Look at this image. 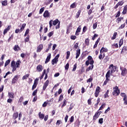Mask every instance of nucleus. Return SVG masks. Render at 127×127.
Returning a JSON list of instances; mask_svg holds the SVG:
<instances>
[{"label":"nucleus","instance_id":"nucleus-1","mask_svg":"<svg viewBox=\"0 0 127 127\" xmlns=\"http://www.w3.org/2000/svg\"><path fill=\"white\" fill-rule=\"evenodd\" d=\"M109 69H110L111 70H108L106 75V78L107 80H110L109 78H110L111 76H114V73L116 72L117 67L114 66V64H112L109 66Z\"/></svg>","mask_w":127,"mask_h":127},{"label":"nucleus","instance_id":"nucleus-2","mask_svg":"<svg viewBox=\"0 0 127 127\" xmlns=\"http://www.w3.org/2000/svg\"><path fill=\"white\" fill-rule=\"evenodd\" d=\"M120 93L121 91H120V89H119V87L118 86H115V87L113 88V96H119Z\"/></svg>","mask_w":127,"mask_h":127},{"label":"nucleus","instance_id":"nucleus-3","mask_svg":"<svg viewBox=\"0 0 127 127\" xmlns=\"http://www.w3.org/2000/svg\"><path fill=\"white\" fill-rule=\"evenodd\" d=\"M120 70L122 71L121 75H122V76H126V75H127V68H126L124 67H121Z\"/></svg>","mask_w":127,"mask_h":127},{"label":"nucleus","instance_id":"nucleus-4","mask_svg":"<svg viewBox=\"0 0 127 127\" xmlns=\"http://www.w3.org/2000/svg\"><path fill=\"white\" fill-rule=\"evenodd\" d=\"M59 54L55 57V58L52 61V65H54V64H57L58 62V58H59Z\"/></svg>","mask_w":127,"mask_h":127},{"label":"nucleus","instance_id":"nucleus-5","mask_svg":"<svg viewBox=\"0 0 127 127\" xmlns=\"http://www.w3.org/2000/svg\"><path fill=\"white\" fill-rule=\"evenodd\" d=\"M121 96L122 97H124L123 100L124 101V104H125V105H127V95H126V93H121Z\"/></svg>","mask_w":127,"mask_h":127},{"label":"nucleus","instance_id":"nucleus-6","mask_svg":"<svg viewBox=\"0 0 127 127\" xmlns=\"http://www.w3.org/2000/svg\"><path fill=\"white\" fill-rule=\"evenodd\" d=\"M11 67L12 68V71L14 72L16 70V65L14 61H12L11 63Z\"/></svg>","mask_w":127,"mask_h":127},{"label":"nucleus","instance_id":"nucleus-7","mask_svg":"<svg viewBox=\"0 0 127 127\" xmlns=\"http://www.w3.org/2000/svg\"><path fill=\"white\" fill-rule=\"evenodd\" d=\"M100 90H101V88L99 86H97L96 89V91L95 92V96L97 98L99 94H100Z\"/></svg>","mask_w":127,"mask_h":127},{"label":"nucleus","instance_id":"nucleus-8","mask_svg":"<svg viewBox=\"0 0 127 127\" xmlns=\"http://www.w3.org/2000/svg\"><path fill=\"white\" fill-rule=\"evenodd\" d=\"M101 113H102V112H96L93 117V120L96 121V120L98 118H99V117H100V115H101Z\"/></svg>","mask_w":127,"mask_h":127},{"label":"nucleus","instance_id":"nucleus-9","mask_svg":"<svg viewBox=\"0 0 127 127\" xmlns=\"http://www.w3.org/2000/svg\"><path fill=\"white\" fill-rule=\"evenodd\" d=\"M38 78H36L34 80V84L32 86V90H34L35 88H36V86H37V82H38Z\"/></svg>","mask_w":127,"mask_h":127},{"label":"nucleus","instance_id":"nucleus-10","mask_svg":"<svg viewBox=\"0 0 127 127\" xmlns=\"http://www.w3.org/2000/svg\"><path fill=\"white\" fill-rule=\"evenodd\" d=\"M18 80V76L16 75L14 76V78L12 79L11 83L12 84H15L16 81Z\"/></svg>","mask_w":127,"mask_h":127},{"label":"nucleus","instance_id":"nucleus-11","mask_svg":"<svg viewBox=\"0 0 127 127\" xmlns=\"http://www.w3.org/2000/svg\"><path fill=\"white\" fill-rule=\"evenodd\" d=\"M48 85H49V80H47L44 84V86H43L44 91H45V90H46V88H47V86H48Z\"/></svg>","mask_w":127,"mask_h":127},{"label":"nucleus","instance_id":"nucleus-12","mask_svg":"<svg viewBox=\"0 0 127 127\" xmlns=\"http://www.w3.org/2000/svg\"><path fill=\"white\" fill-rule=\"evenodd\" d=\"M43 16L44 17H49V16H50V14H49L48 10H46L44 12Z\"/></svg>","mask_w":127,"mask_h":127},{"label":"nucleus","instance_id":"nucleus-13","mask_svg":"<svg viewBox=\"0 0 127 127\" xmlns=\"http://www.w3.org/2000/svg\"><path fill=\"white\" fill-rule=\"evenodd\" d=\"M80 54H81V50L78 49L76 51V57H75L76 59H77V58H79V57L80 56Z\"/></svg>","mask_w":127,"mask_h":127},{"label":"nucleus","instance_id":"nucleus-14","mask_svg":"<svg viewBox=\"0 0 127 127\" xmlns=\"http://www.w3.org/2000/svg\"><path fill=\"white\" fill-rule=\"evenodd\" d=\"M87 58L88 61L90 62V64H94V60H93V58L91 57V56H88Z\"/></svg>","mask_w":127,"mask_h":127},{"label":"nucleus","instance_id":"nucleus-15","mask_svg":"<svg viewBox=\"0 0 127 127\" xmlns=\"http://www.w3.org/2000/svg\"><path fill=\"white\" fill-rule=\"evenodd\" d=\"M43 49V45L40 44L39 45V46L37 47V52H40V51H41V50H42Z\"/></svg>","mask_w":127,"mask_h":127},{"label":"nucleus","instance_id":"nucleus-16","mask_svg":"<svg viewBox=\"0 0 127 127\" xmlns=\"http://www.w3.org/2000/svg\"><path fill=\"white\" fill-rule=\"evenodd\" d=\"M37 70L38 72H41L43 70V67L41 65H39L37 66Z\"/></svg>","mask_w":127,"mask_h":127},{"label":"nucleus","instance_id":"nucleus-17","mask_svg":"<svg viewBox=\"0 0 127 127\" xmlns=\"http://www.w3.org/2000/svg\"><path fill=\"white\" fill-rule=\"evenodd\" d=\"M104 52H108V49L102 47L100 50V53H104Z\"/></svg>","mask_w":127,"mask_h":127},{"label":"nucleus","instance_id":"nucleus-18","mask_svg":"<svg viewBox=\"0 0 127 127\" xmlns=\"http://www.w3.org/2000/svg\"><path fill=\"white\" fill-rule=\"evenodd\" d=\"M18 118V113L16 112L13 114V120H16Z\"/></svg>","mask_w":127,"mask_h":127},{"label":"nucleus","instance_id":"nucleus-19","mask_svg":"<svg viewBox=\"0 0 127 127\" xmlns=\"http://www.w3.org/2000/svg\"><path fill=\"white\" fill-rule=\"evenodd\" d=\"M51 58V54H49V55L48 56L46 61H45V63H48V62H49V61H50V59Z\"/></svg>","mask_w":127,"mask_h":127},{"label":"nucleus","instance_id":"nucleus-20","mask_svg":"<svg viewBox=\"0 0 127 127\" xmlns=\"http://www.w3.org/2000/svg\"><path fill=\"white\" fill-rule=\"evenodd\" d=\"M14 94L13 92H8V97L11 99L14 98Z\"/></svg>","mask_w":127,"mask_h":127},{"label":"nucleus","instance_id":"nucleus-21","mask_svg":"<svg viewBox=\"0 0 127 127\" xmlns=\"http://www.w3.org/2000/svg\"><path fill=\"white\" fill-rule=\"evenodd\" d=\"M14 51H18V50H20V48L19 47V46H18V45H15L14 48H13Z\"/></svg>","mask_w":127,"mask_h":127},{"label":"nucleus","instance_id":"nucleus-22","mask_svg":"<svg viewBox=\"0 0 127 127\" xmlns=\"http://www.w3.org/2000/svg\"><path fill=\"white\" fill-rule=\"evenodd\" d=\"M10 27L11 26H8L6 29L4 30L3 34H5L7 33V31H8L9 29H10Z\"/></svg>","mask_w":127,"mask_h":127},{"label":"nucleus","instance_id":"nucleus-23","mask_svg":"<svg viewBox=\"0 0 127 127\" xmlns=\"http://www.w3.org/2000/svg\"><path fill=\"white\" fill-rule=\"evenodd\" d=\"M93 68H94V64H92L86 69V72H88L90 70H93Z\"/></svg>","mask_w":127,"mask_h":127},{"label":"nucleus","instance_id":"nucleus-24","mask_svg":"<svg viewBox=\"0 0 127 127\" xmlns=\"http://www.w3.org/2000/svg\"><path fill=\"white\" fill-rule=\"evenodd\" d=\"M39 117L40 119H42V120H43V119H44V117H45V115L43 114H42L41 112H39Z\"/></svg>","mask_w":127,"mask_h":127},{"label":"nucleus","instance_id":"nucleus-25","mask_svg":"<svg viewBox=\"0 0 127 127\" xmlns=\"http://www.w3.org/2000/svg\"><path fill=\"white\" fill-rule=\"evenodd\" d=\"M26 25V24L24 23L22 24V27L20 28V32H21L22 31H23V30H24V27H25V26Z\"/></svg>","mask_w":127,"mask_h":127},{"label":"nucleus","instance_id":"nucleus-26","mask_svg":"<svg viewBox=\"0 0 127 127\" xmlns=\"http://www.w3.org/2000/svg\"><path fill=\"white\" fill-rule=\"evenodd\" d=\"M99 42H100V38H98L96 41V42H95V44L94 46V48H96V47L98 46V43H99Z\"/></svg>","mask_w":127,"mask_h":127},{"label":"nucleus","instance_id":"nucleus-27","mask_svg":"<svg viewBox=\"0 0 127 127\" xmlns=\"http://www.w3.org/2000/svg\"><path fill=\"white\" fill-rule=\"evenodd\" d=\"M20 65V61H17L16 63V68H19Z\"/></svg>","mask_w":127,"mask_h":127},{"label":"nucleus","instance_id":"nucleus-28","mask_svg":"<svg viewBox=\"0 0 127 127\" xmlns=\"http://www.w3.org/2000/svg\"><path fill=\"white\" fill-rule=\"evenodd\" d=\"M117 34H118V33H117V32H114L113 37H112V38H111V39H112V40H115V38H116V37H117Z\"/></svg>","mask_w":127,"mask_h":127},{"label":"nucleus","instance_id":"nucleus-29","mask_svg":"<svg viewBox=\"0 0 127 127\" xmlns=\"http://www.w3.org/2000/svg\"><path fill=\"white\" fill-rule=\"evenodd\" d=\"M127 5H126L124 7V10L123 11V14H126L127 13Z\"/></svg>","mask_w":127,"mask_h":127},{"label":"nucleus","instance_id":"nucleus-30","mask_svg":"<svg viewBox=\"0 0 127 127\" xmlns=\"http://www.w3.org/2000/svg\"><path fill=\"white\" fill-rule=\"evenodd\" d=\"M66 105H67V101H66L65 99H64L63 105H62V108H64Z\"/></svg>","mask_w":127,"mask_h":127},{"label":"nucleus","instance_id":"nucleus-31","mask_svg":"<svg viewBox=\"0 0 127 127\" xmlns=\"http://www.w3.org/2000/svg\"><path fill=\"white\" fill-rule=\"evenodd\" d=\"M81 14V10H78L76 13L75 16L76 18H79V16H80V14Z\"/></svg>","mask_w":127,"mask_h":127},{"label":"nucleus","instance_id":"nucleus-32","mask_svg":"<svg viewBox=\"0 0 127 127\" xmlns=\"http://www.w3.org/2000/svg\"><path fill=\"white\" fill-rule=\"evenodd\" d=\"M28 77H29V74H27L24 75L22 79V80H25V79H27V78H28Z\"/></svg>","mask_w":127,"mask_h":127},{"label":"nucleus","instance_id":"nucleus-33","mask_svg":"<svg viewBox=\"0 0 127 127\" xmlns=\"http://www.w3.org/2000/svg\"><path fill=\"white\" fill-rule=\"evenodd\" d=\"M9 63H10V60H7L5 63V65L4 66L6 67V66H7V65H8V64H9Z\"/></svg>","mask_w":127,"mask_h":127},{"label":"nucleus","instance_id":"nucleus-34","mask_svg":"<svg viewBox=\"0 0 127 127\" xmlns=\"http://www.w3.org/2000/svg\"><path fill=\"white\" fill-rule=\"evenodd\" d=\"M45 73H46V70L45 69L43 73V74L40 77V79L42 80V79H43V77H44V75H45Z\"/></svg>","mask_w":127,"mask_h":127},{"label":"nucleus","instance_id":"nucleus-35","mask_svg":"<svg viewBox=\"0 0 127 127\" xmlns=\"http://www.w3.org/2000/svg\"><path fill=\"white\" fill-rule=\"evenodd\" d=\"M63 99H64L63 95H61L59 99V101H58L59 103H60V102H61L62 100H63Z\"/></svg>","mask_w":127,"mask_h":127},{"label":"nucleus","instance_id":"nucleus-36","mask_svg":"<svg viewBox=\"0 0 127 127\" xmlns=\"http://www.w3.org/2000/svg\"><path fill=\"white\" fill-rule=\"evenodd\" d=\"M124 44V39H121L119 42V46L121 47L122 46V45Z\"/></svg>","mask_w":127,"mask_h":127},{"label":"nucleus","instance_id":"nucleus-37","mask_svg":"<svg viewBox=\"0 0 127 127\" xmlns=\"http://www.w3.org/2000/svg\"><path fill=\"white\" fill-rule=\"evenodd\" d=\"M59 22V20L56 19L55 20L53 21V25H56L57 23Z\"/></svg>","mask_w":127,"mask_h":127},{"label":"nucleus","instance_id":"nucleus-38","mask_svg":"<svg viewBox=\"0 0 127 127\" xmlns=\"http://www.w3.org/2000/svg\"><path fill=\"white\" fill-rule=\"evenodd\" d=\"M126 52H127V49L126 48V47H123L121 51V53H126Z\"/></svg>","mask_w":127,"mask_h":127},{"label":"nucleus","instance_id":"nucleus-39","mask_svg":"<svg viewBox=\"0 0 127 127\" xmlns=\"http://www.w3.org/2000/svg\"><path fill=\"white\" fill-rule=\"evenodd\" d=\"M76 3L74 2L70 5V7H71V8H75V7H76Z\"/></svg>","mask_w":127,"mask_h":127},{"label":"nucleus","instance_id":"nucleus-40","mask_svg":"<svg viewBox=\"0 0 127 127\" xmlns=\"http://www.w3.org/2000/svg\"><path fill=\"white\" fill-rule=\"evenodd\" d=\"M2 5H7V1L4 0L2 1Z\"/></svg>","mask_w":127,"mask_h":127},{"label":"nucleus","instance_id":"nucleus-41","mask_svg":"<svg viewBox=\"0 0 127 127\" xmlns=\"http://www.w3.org/2000/svg\"><path fill=\"white\" fill-rule=\"evenodd\" d=\"M49 24H50V27L51 28L52 27L53 24V20H50L49 22Z\"/></svg>","mask_w":127,"mask_h":127},{"label":"nucleus","instance_id":"nucleus-42","mask_svg":"<svg viewBox=\"0 0 127 127\" xmlns=\"http://www.w3.org/2000/svg\"><path fill=\"white\" fill-rule=\"evenodd\" d=\"M105 107H106V103L103 104L100 108L99 110H103V109H104V108H105Z\"/></svg>","mask_w":127,"mask_h":127},{"label":"nucleus","instance_id":"nucleus-43","mask_svg":"<svg viewBox=\"0 0 127 127\" xmlns=\"http://www.w3.org/2000/svg\"><path fill=\"white\" fill-rule=\"evenodd\" d=\"M66 54V59H69V57H70V52L67 51Z\"/></svg>","mask_w":127,"mask_h":127},{"label":"nucleus","instance_id":"nucleus-44","mask_svg":"<svg viewBox=\"0 0 127 127\" xmlns=\"http://www.w3.org/2000/svg\"><path fill=\"white\" fill-rule=\"evenodd\" d=\"M78 47H79V44H78V43H75V44H74V48L75 49H78Z\"/></svg>","mask_w":127,"mask_h":127},{"label":"nucleus","instance_id":"nucleus-45","mask_svg":"<svg viewBox=\"0 0 127 127\" xmlns=\"http://www.w3.org/2000/svg\"><path fill=\"white\" fill-rule=\"evenodd\" d=\"M70 123H73L74 122V116H71L69 119Z\"/></svg>","mask_w":127,"mask_h":127},{"label":"nucleus","instance_id":"nucleus-46","mask_svg":"<svg viewBox=\"0 0 127 127\" xmlns=\"http://www.w3.org/2000/svg\"><path fill=\"white\" fill-rule=\"evenodd\" d=\"M37 94V89H36L35 91H33L32 93V96H36Z\"/></svg>","mask_w":127,"mask_h":127},{"label":"nucleus","instance_id":"nucleus-47","mask_svg":"<svg viewBox=\"0 0 127 127\" xmlns=\"http://www.w3.org/2000/svg\"><path fill=\"white\" fill-rule=\"evenodd\" d=\"M125 25H126V24H123L121 25V26L119 28V29H123V28H125Z\"/></svg>","mask_w":127,"mask_h":127},{"label":"nucleus","instance_id":"nucleus-48","mask_svg":"<svg viewBox=\"0 0 127 127\" xmlns=\"http://www.w3.org/2000/svg\"><path fill=\"white\" fill-rule=\"evenodd\" d=\"M112 47H113V48H115V47L118 48V47H119V45H118V44H114L112 45Z\"/></svg>","mask_w":127,"mask_h":127},{"label":"nucleus","instance_id":"nucleus-49","mask_svg":"<svg viewBox=\"0 0 127 127\" xmlns=\"http://www.w3.org/2000/svg\"><path fill=\"white\" fill-rule=\"evenodd\" d=\"M23 101V97H20L18 103H22V102Z\"/></svg>","mask_w":127,"mask_h":127},{"label":"nucleus","instance_id":"nucleus-50","mask_svg":"<svg viewBox=\"0 0 127 127\" xmlns=\"http://www.w3.org/2000/svg\"><path fill=\"white\" fill-rule=\"evenodd\" d=\"M29 33V29H27L26 30V32L25 33V35H24V36H26V35H27Z\"/></svg>","mask_w":127,"mask_h":127},{"label":"nucleus","instance_id":"nucleus-51","mask_svg":"<svg viewBox=\"0 0 127 127\" xmlns=\"http://www.w3.org/2000/svg\"><path fill=\"white\" fill-rule=\"evenodd\" d=\"M124 3V1H121L119 2L117 4H118V5L120 6V5H123Z\"/></svg>","mask_w":127,"mask_h":127},{"label":"nucleus","instance_id":"nucleus-52","mask_svg":"<svg viewBox=\"0 0 127 127\" xmlns=\"http://www.w3.org/2000/svg\"><path fill=\"white\" fill-rule=\"evenodd\" d=\"M43 11H44V7H42V8L40 9L39 13L41 14V13H42Z\"/></svg>","mask_w":127,"mask_h":127},{"label":"nucleus","instance_id":"nucleus-53","mask_svg":"<svg viewBox=\"0 0 127 127\" xmlns=\"http://www.w3.org/2000/svg\"><path fill=\"white\" fill-rule=\"evenodd\" d=\"M100 102H101V99L100 98H98L97 99V102L96 104H95V106H98V105H99V103H100Z\"/></svg>","mask_w":127,"mask_h":127},{"label":"nucleus","instance_id":"nucleus-54","mask_svg":"<svg viewBox=\"0 0 127 127\" xmlns=\"http://www.w3.org/2000/svg\"><path fill=\"white\" fill-rule=\"evenodd\" d=\"M99 59H100V60L103 59V53H100L99 56Z\"/></svg>","mask_w":127,"mask_h":127},{"label":"nucleus","instance_id":"nucleus-55","mask_svg":"<svg viewBox=\"0 0 127 127\" xmlns=\"http://www.w3.org/2000/svg\"><path fill=\"white\" fill-rule=\"evenodd\" d=\"M53 35V32H51L48 34V36H49V37H51V36H52Z\"/></svg>","mask_w":127,"mask_h":127},{"label":"nucleus","instance_id":"nucleus-56","mask_svg":"<svg viewBox=\"0 0 127 127\" xmlns=\"http://www.w3.org/2000/svg\"><path fill=\"white\" fill-rule=\"evenodd\" d=\"M76 68H77V64H75L73 66L72 71H76Z\"/></svg>","mask_w":127,"mask_h":127},{"label":"nucleus","instance_id":"nucleus-57","mask_svg":"<svg viewBox=\"0 0 127 127\" xmlns=\"http://www.w3.org/2000/svg\"><path fill=\"white\" fill-rule=\"evenodd\" d=\"M48 104V103L47 102H45L44 103V104H43V107L44 108H45V107H46L47 106V104Z\"/></svg>","mask_w":127,"mask_h":127},{"label":"nucleus","instance_id":"nucleus-58","mask_svg":"<svg viewBox=\"0 0 127 127\" xmlns=\"http://www.w3.org/2000/svg\"><path fill=\"white\" fill-rule=\"evenodd\" d=\"M65 70H68L69 69V64H67L65 66Z\"/></svg>","mask_w":127,"mask_h":127},{"label":"nucleus","instance_id":"nucleus-59","mask_svg":"<svg viewBox=\"0 0 127 127\" xmlns=\"http://www.w3.org/2000/svg\"><path fill=\"white\" fill-rule=\"evenodd\" d=\"M96 37H98V34H95L93 37L92 38L93 40H95L96 39Z\"/></svg>","mask_w":127,"mask_h":127},{"label":"nucleus","instance_id":"nucleus-60","mask_svg":"<svg viewBox=\"0 0 127 127\" xmlns=\"http://www.w3.org/2000/svg\"><path fill=\"white\" fill-rule=\"evenodd\" d=\"M103 120H104V119H103V118L100 119L99 120V124H100L102 125V124H103Z\"/></svg>","mask_w":127,"mask_h":127},{"label":"nucleus","instance_id":"nucleus-61","mask_svg":"<svg viewBox=\"0 0 127 127\" xmlns=\"http://www.w3.org/2000/svg\"><path fill=\"white\" fill-rule=\"evenodd\" d=\"M70 38L71 39H72V40H75V39H76V37L75 36H70Z\"/></svg>","mask_w":127,"mask_h":127},{"label":"nucleus","instance_id":"nucleus-62","mask_svg":"<svg viewBox=\"0 0 127 127\" xmlns=\"http://www.w3.org/2000/svg\"><path fill=\"white\" fill-rule=\"evenodd\" d=\"M98 25V23H95L93 24V29H96L97 28V25Z\"/></svg>","mask_w":127,"mask_h":127},{"label":"nucleus","instance_id":"nucleus-63","mask_svg":"<svg viewBox=\"0 0 127 127\" xmlns=\"http://www.w3.org/2000/svg\"><path fill=\"white\" fill-rule=\"evenodd\" d=\"M76 31H77V32H80V31H81V26H79L77 28V30H76Z\"/></svg>","mask_w":127,"mask_h":127},{"label":"nucleus","instance_id":"nucleus-64","mask_svg":"<svg viewBox=\"0 0 127 127\" xmlns=\"http://www.w3.org/2000/svg\"><path fill=\"white\" fill-rule=\"evenodd\" d=\"M85 42L86 45H89V39H86L85 41Z\"/></svg>","mask_w":127,"mask_h":127}]
</instances>
